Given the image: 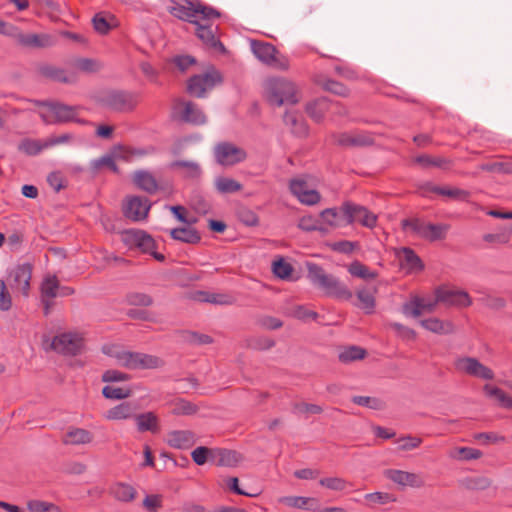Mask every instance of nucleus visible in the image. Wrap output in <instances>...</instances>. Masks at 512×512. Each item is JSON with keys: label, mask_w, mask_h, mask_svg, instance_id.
<instances>
[{"label": "nucleus", "mask_w": 512, "mask_h": 512, "mask_svg": "<svg viewBox=\"0 0 512 512\" xmlns=\"http://www.w3.org/2000/svg\"><path fill=\"white\" fill-rule=\"evenodd\" d=\"M307 278L317 288L321 289L325 295L341 300L352 299V292L337 277L327 274L324 269L314 263L307 264Z\"/></svg>", "instance_id": "nucleus-1"}, {"label": "nucleus", "mask_w": 512, "mask_h": 512, "mask_svg": "<svg viewBox=\"0 0 512 512\" xmlns=\"http://www.w3.org/2000/svg\"><path fill=\"white\" fill-rule=\"evenodd\" d=\"M168 12L175 18L191 23L201 17L202 21L218 19L221 14L211 6L203 4L200 0H168Z\"/></svg>", "instance_id": "nucleus-2"}, {"label": "nucleus", "mask_w": 512, "mask_h": 512, "mask_svg": "<svg viewBox=\"0 0 512 512\" xmlns=\"http://www.w3.org/2000/svg\"><path fill=\"white\" fill-rule=\"evenodd\" d=\"M265 90L270 104L282 106L296 104L299 101L295 84L284 78H269L265 82Z\"/></svg>", "instance_id": "nucleus-3"}, {"label": "nucleus", "mask_w": 512, "mask_h": 512, "mask_svg": "<svg viewBox=\"0 0 512 512\" xmlns=\"http://www.w3.org/2000/svg\"><path fill=\"white\" fill-rule=\"evenodd\" d=\"M139 94L124 90H106L101 93L98 103L117 112H130L139 103Z\"/></svg>", "instance_id": "nucleus-4"}, {"label": "nucleus", "mask_w": 512, "mask_h": 512, "mask_svg": "<svg viewBox=\"0 0 512 512\" xmlns=\"http://www.w3.org/2000/svg\"><path fill=\"white\" fill-rule=\"evenodd\" d=\"M123 243L129 248H137L150 254L158 262H163L165 256L155 250L156 242L151 235L140 229H126L121 233Z\"/></svg>", "instance_id": "nucleus-5"}, {"label": "nucleus", "mask_w": 512, "mask_h": 512, "mask_svg": "<svg viewBox=\"0 0 512 512\" xmlns=\"http://www.w3.org/2000/svg\"><path fill=\"white\" fill-rule=\"evenodd\" d=\"M222 80L221 73L214 68H210L203 74L192 76L188 80L187 91L194 97L204 98L206 92L222 83Z\"/></svg>", "instance_id": "nucleus-6"}, {"label": "nucleus", "mask_w": 512, "mask_h": 512, "mask_svg": "<svg viewBox=\"0 0 512 512\" xmlns=\"http://www.w3.org/2000/svg\"><path fill=\"white\" fill-rule=\"evenodd\" d=\"M84 345L83 334L79 332L60 333L56 335L51 342V348L55 352L67 356L79 354L84 348Z\"/></svg>", "instance_id": "nucleus-7"}, {"label": "nucleus", "mask_w": 512, "mask_h": 512, "mask_svg": "<svg viewBox=\"0 0 512 512\" xmlns=\"http://www.w3.org/2000/svg\"><path fill=\"white\" fill-rule=\"evenodd\" d=\"M345 218V224L359 223L367 228H374L377 224V215L369 211L366 207L354 204L352 202H345L340 208Z\"/></svg>", "instance_id": "nucleus-8"}, {"label": "nucleus", "mask_w": 512, "mask_h": 512, "mask_svg": "<svg viewBox=\"0 0 512 512\" xmlns=\"http://www.w3.org/2000/svg\"><path fill=\"white\" fill-rule=\"evenodd\" d=\"M31 277L32 265L29 263L18 264L9 271L7 285L14 293H20L24 297H28Z\"/></svg>", "instance_id": "nucleus-9"}, {"label": "nucleus", "mask_w": 512, "mask_h": 512, "mask_svg": "<svg viewBox=\"0 0 512 512\" xmlns=\"http://www.w3.org/2000/svg\"><path fill=\"white\" fill-rule=\"evenodd\" d=\"M454 367L460 373L482 380H493L495 377L493 370L482 364L475 357H458L454 361Z\"/></svg>", "instance_id": "nucleus-10"}, {"label": "nucleus", "mask_w": 512, "mask_h": 512, "mask_svg": "<svg viewBox=\"0 0 512 512\" xmlns=\"http://www.w3.org/2000/svg\"><path fill=\"white\" fill-rule=\"evenodd\" d=\"M214 20L202 21L201 17H198L191 23L195 25L196 36L205 46L223 52L225 47L219 40L218 25L214 23Z\"/></svg>", "instance_id": "nucleus-11"}, {"label": "nucleus", "mask_w": 512, "mask_h": 512, "mask_svg": "<svg viewBox=\"0 0 512 512\" xmlns=\"http://www.w3.org/2000/svg\"><path fill=\"white\" fill-rule=\"evenodd\" d=\"M214 157L221 166H234L246 160L247 152L230 142H220L214 147Z\"/></svg>", "instance_id": "nucleus-12"}, {"label": "nucleus", "mask_w": 512, "mask_h": 512, "mask_svg": "<svg viewBox=\"0 0 512 512\" xmlns=\"http://www.w3.org/2000/svg\"><path fill=\"white\" fill-rule=\"evenodd\" d=\"M173 115L178 120L194 125H202L206 122V116L200 107L190 101L177 99L173 105Z\"/></svg>", "instance_id": "nucleus-13"}, {"label": "nucleus", "mask_w": 512, "mask_h": 512, "mask_svg": "<svg viewBox=\"0 0 512 512\" xmlns=\"http://www.w3.org/2000/svg\"><path fill=\"white\" fill-rule=\"evenodd\" d=\"M164 365L158 356L127 350L121 367L129 370L157 369Z\"/></svg>", "instance_id": "nucleus-14"}, {"label": "nucleus", "mask_w": 512, "mask_h": 512, "mask_svg": "<svg viewBox=\"0 0 512 512\" xmlns=\"http://www.w3.org/2000/svg\"><path fill=\"white\" fill-rule=\"evenodd\" d=\"M151 206V202L146 197L127 196L123 205V213L129 220L141 222L147 219Z\"/></svg>", "instance_id": "nucleus-15"}, {"label": "nucleus", "mask_w": 512, "mask_h": 512, "mask_svg": "<svg viewBox=\"0 0 512 512\" xmlns=\"http://www.w3.org/2000/svg\"><path fill=\"white\" fill-rule=\"evenodd\" d=\"M37 105L46 106L54 117L55 122H68L76 120V108L58 102L36 101ZM40 117L45 123H52L51 117L45 113H40Z\"/></svg>", "instance_id": "nucleus-16"}, {"label": "nucleus", "mask_w": 512, "mask_h": 512, "mask_svg": "<svg viewBox=\"0 0 512 512\" xmlns=\"http://www.w3.org/2000/svg\"><path fill=\"white\" fill-rule=\"evenodd\" d=\"M59 281L55 275H47L43 278L40 286V298L43 305V312L47 316L54 306V299L57 297Z\"/></svg>", "instance_id": "nucleus-17"}, {"label": "nucleus", "mask_w": 512, "mask_h": 512, "mask_svg": "<svg viewBox=\"0 0 512 512\" xmlns=\"http://www.w3.org/2000/svg\"><path fill=\"white\" fill-rule=\"evenodd\" d=\"M440 303L437 300V296L435 295V299H425L419 296H413L410 301L405 302L402 306V313L405 316L411 317H419L423 313H431L435 310L436 305Z\"/></svg>", "instance_id": "nucleus-18"}, {"label": "nucleus", "mask_w": 512, "mask_h": 512, "mask_svg": "<svg viewBox=\"0 0 512 512\" xmlns=\"http://www.w3.org/2000/svg\"><path fill=\"white\" fill-rule=\"evenodd\" d=\"M435 295L440 303L449 306L468 307L472 304L469 294L464 290L439 287L435 290Z\"/></svg>", "instance_id": "nucleus-19"}, {"label": "nucleus", "mask_w": 512, "mask_h": 512, "mask_svg": "<svg viewBox=\"0 0 512 512\" xmlns=\"http://www.w3.org/2000/svg\"><path fill=\"white\" fill-rule=\"evenodd\" d=\"M291 193L305 205H315L320 201V194L309 188L307 182L302 178L292 179L289 185Z\"/></svg>", "instance_id": "nucleus-20"}, {"label": "nucleus", "mask_w": 512, "mask_h": 512, "mask_svg": "<svg viewBox=\"0 0 512 512\" xmlns=\"http://www.w3.org/2000/svg\"><path fill=\"white\" fill-rule=\"evenodd\" d=\"M385 475L392 482L401 485L409 486L412 488H421L425 485V480L421 474L407 472L397 469H389L385 472Z\"/></svg>", "instance_id": "nucleus-21"}, {"label": "nucleus", "mask_w": 512, "mask_h": 512, "mask_svg": "<svg viewBox=\"0 0 512 512\" xmlns=\"http://www.w3.org/2000/svg\"><path fill=\"white\" fill-rule=\"evenodd\" d=\"M168 168L178 171L183 178L189 180H198L202 175L200 164L193 160H175L168 165Z\"/></svg>", "instance_id": "nucleus-22"}, {"label": "nucleus", "mask_w": 512, "mask_h": 512, "mask_svg": "<svg viewBox=\"0 0 512 512\" xmlns=\"http://www.w3.org/2000/svg\"><path fill=\"white\" fill-rule=\"evenodd\" d=\"M166 441L173 448L187 449L195 444L196 438L192 431L174 430L167 434Z\"/></svg>", "instance_id": "nucleus-23"}, {"label": "nucleus", "mask_w": 512, "mask_h": 512, "mask_svg": "<svg viewBox=\"0 0 512 512\" xmlns=\"http://www.w3.org/2000/svg\"><path fill=\"white\" fill-rule=\"evenodd\" d=\"M335 142L343 147H364L373 144V138L363 133H341L335 136Z\"/></svg>", "instance_id": "nucleus-24"}, {"label": "nucleus", "mask_w": 512, "mask_h": 512, "mask_svg": "<svg viewBox=\"0 0 512 512\" xmlns=\"http://www.w3.org/2000/svg\"><path fill=\"white\" fill-rule=\"evenodd\" d=\"M133 183L148 194H155L160 185L155 176L147 170H137L133 174Z\"/></svg>", "instance_id": "nucleus-25"}, {"label": "nucleus", "mask_w": 512, "mask_h": 512, "mask_svg": "<svg viewBox=\"0 0 512 512\" xmlns=\"http://www.w3.org/2000/svg\"><path fill=\"white\" fill-rule=\"evenodd\" d=\"M377 292V288L374 286L371 287H361L356 291V297L358 299V303H355L357 307L362 309L366 314H371L374 312L376 301L375 294Z\"/></svg>", "instance_id": "nucleus-26"}, {"label": "nucleus", "mask_w": 512, "mask_h": 512, "mask_svg": "<svg viewBox=\"0 0 512 512\" xmlns=\"http://www.w3.org/2000/svg\"><path fill=\"white\" fill-rule=\"evenodd\" d=\"M331 105L332 102L329 99L320 97L308 102L305 110L312 120L319 123L324 119L325 114L330 110Z\"/></svg>", "instance_id": "nucleus-27"}, {"label": "nucleus", "mask_w": 512, "mask_h": 512, "mask_svg": "<svg viewBox=\"0 0 512 512\" xmlns=\"http://www.w3.org/2000/svg\"><path fill=\"white\" fill-rule=\"evenodd\" d=\"M40 72L43 76L61 83L71 84L75 83L77 80L76 74L74 72L67 73L65 69L53 65L41 66Z\"/></svg>", "instance_id": "nucleus-28"}, {"label": "nucleus", "mask_w": 512, "mask_h": 512, "mask_svg": "<svg viewBox=\"0 0 512 512\" xmlns=\"http://www.w3.org/2000/svg\"><path fill=\"white\" fill-rule=\"evenodd\" d=\"M398 258L401 266L407 269L408 272H419L424 268L419 256L408 247H404L399 251Z\"/></svg>", "instance_id": "nucleus-29"}, {"label": "nucleus", "mask_w": 512, "mask_h": 512, "mask_svg": "<svg viewBox=\"0 0 512 512\" xmlns=\"http://www.w3.org/2000/svg\"><path fill=\"white\" fill-rule=\"evenodd\" d=\"M251 50L255 57L264 64L274 61V54H277L275 46L270 43L252 40L250 42Z\"/></svg>", "instance_id": "nucleus-30"}, {"label": "nucleus", "mask_w": 512, "mask_h": 512, "mask_svg": "<svg viewBox=\"0 0 512 512\" xmlns=\"http://www.w3.org/2000/svg\"><path fill=\"white\" fill-rule=\"evenodd\" d=\"M420 324L424 329L439 335H448L455 331V326L451 321L435 317L421 320Z\"/></svg>", "instance_id": "nucleus-31"}, {"label": "nucleus", "mask_w": 512, "mask_h": 512, "mask_svg": "<svg viewBox=\"0 0 512 512\" xmlns=\"http://www.w3.org/2000/svg\"><path fill=\"white\" fill-rule=\"evenodd\" d=\"M134 420L136 422L137 430L139 432L150 431L152 433H157L159 430V419L154 412H145L141 414L134 415Z\"/></svg>", "instance_id": "nucleus-32"}, {"label": "nucleus", "mask_w": 512, "mask_h": 512, "mask_svg": "<svg viewBox=\"0 0 512 512\" xmlns=\"http://www.w3.org/2000/svg\"><path fill=\"white\" fill-rule=\"evenodd\" d=\"M135 407L130 402H122L104 413L108 420L120 421L134 417Z\"/></svg>", "instance_id": "nucleus-33"}, {"label": "nucleus", "mask_w": 512, "mask_h": 512, "mask_svg": "<svg viewBox=\"0 0 512 512\" xmlns=\"http://www.w3.org/2000/svg\"><path fill=\"white\" fill-rule=\"evenodd\" d=\"M172 239L187 244H197L201 240L200 233L192 227H179L170 231Z\"/></svg>", "instance_id": "nucleus-34"}, {"label": "nucleus", "mask_w": 512, "mask_h": 512, "mask_svg": "<svg viewBox=\"0 0 512 512\" xmlns=\"http://www.w3.org/2000/svg\"><path fill=\"white\" fill-rule=\"evenodd\" d=\"M18 42L25 47L29 48H44L51 45V39L45 34H20Z\"/></svg>", "instance_id": "nucleus-35"}, {"label": "nucleus", "mask_w": 512, "mask_h": 512, "mask_svg": "<svg viewBox=\"0 0 512 512\" xmlns=\"http://www.w3.org/2000/svg\"><path fill=\"white\" fill-rule=\"evenodd\" d=\"M93 436L90 432L81 428H72L63 436V443L66 445H80L88 443Z\"/></svg>", "instance_id": "nucleus-36"}, {"label": "nucleus", "mask_w": 512, "mask_h": 512, "mask_svg": "<svg viewBox=\"0 0 512 512\" xmlns=\"http://www.w3.org/2000/svg\"><path fill=\"white\" fill-rule=\"evenodd\" d=\"M101 351L104 355L114 359L119 366L122 365L127 352L123 345L118 343H106L101 347Z\"/></svg>", "instance_id": "nucleus-37"}, {"label": "nucleus", "mask_w": 512, "mask_h": 512, "mask_svg": "<svg viewBox=\"0 0 512 512\" xmlns=\"http://www.w3.org/2000/svg\"><path fill=\"white\" fill-rule=\"evenodd\" d=\"M198 299L201 302L218 305H231L234 303V298L231 295L224 293L199 292Z\"/></svg>", "instance_id": "nucleus-38"}, {"label": "nucleus", "mask_w": 512, "mask_h": 512, "mask_svg": "<svg viewBox=\"0 0 512 512\" xmlns=\"http://www.w3.org/2000/svg\"><path fill=\"white\" fill-rule=\"evenodd\" d=\"M118 19L109 12H98V34L105 35L110 30L118 27Z\"/></svg>", "instance_id": "nucleus-39"}, {"label": "nucleus", "mask_w": 512, "mask_h": 512, "mask_svg": "<svg viewBox=\"0 0 512 512\" xmlns=\"http://www.w3.org/2000/svg\"><path fill=\"white\" fill-rule=\"evenodd\" d=\"M118 158H121V147H114L113 150L107 154L98 159V168L100 167H106L113 173L118 174L119 168L116 164V160Z\"/></svg>", "instance_id": "nucleus-40"}, {"label": "nucleus", "mask_w": 512, "mask_h": 512, "mask_svg": "<svg viewBox=\"0 0 512 512\" xmlns=\"http://www.w3.org/2000/svg\"><path fill=\"white\" fill-rule=\"evenodd\" d=\"M215 187L222 194L235 193L242 189L241 183L229 177L216 178Z\"/></svg>", "instance_id": "nucleus-41"}, {"label": "nucleus", "mask_w": 512, "mask_h": 512, "mask_svg": "<svg viewBox=\"0 0 512 512\" xmlns=\"http://www.w3.org/2000/svg\"><path fill=\"white\" fill-rule=\"evenodd\" d=\"M366 356V350L359 346H349L343 349L338 358L342 363H350L353 361L361 360Z\"/></svg>", "instance_id": "nucleus-42"}, {"label": "nucleus", "mask_w": 512, "mask_h": 512, "mask_svg": "<svg viewBox=\"0 0 512 512\" xmlns=\"http://www.w3.org/2000/svg\"><path fill=\"white\" fill-rule=\"evenodd\" d=\"M102 394L107 399L122 400L131 396L132 390L128 387H116L108 384L103 387Z\"/></svg>", "instance_id": "nucleus-43"}, {"label": "nucleus", "mask_w": 512, "mask_h": 512, "mask_svg": "<svg viewBox=\"0 0 512 512\" xmlns=\"http://www.w3.org/2000/svg\"><path fill=\"white\" fill-rule=\"evenodd\" d=\"M320 217L326 224L334 228L346 225L343 223V221H345L343 214L341 215L336 208H327L323 210L320 213Z\"/></svg>", "instance_id": "nucleus-44"}, {"label": "nucleus", "mask_w": 512, "mask_h": 512, "mask_svg": "<svg viewBox=\"0 0 512 512\" xmlns=\"http://www.w3.org/2000/svg\"><path fill=\"white\" fill-rule=\"evenodd\" d=\"M283 120L287 126L291 127L293 133L299 136H304L308 133L307 125L303 121H300L296 114L286 112Z\"/></svg>", "instance_id": "nucleus-45"}, {"label": "nucleus", "mask_w": 512, "mask_h": 512, "mask_svg": "<svg viewBox=\"0 0 512 512\" xmlns=\"http://www.w3.org/2000/svg\"><path fill=\"white\" fill-rule=\"evenodd\" d=\"M125 302L132 306L148 307L153 304V298L149 294L133 291L126 294Z\"/></svg>", "instance_id": "nucleus-46"}, {"label": "nucleus", "mask_w": 512, "mask_h": 512, "mask_svg": "<svg viewBox=\"0 0 512 512\" xmlns=\"http://www.w3.org/2000/svg\"><path fill=\"white\" fill-rule=\"evenodd\" d=\"M112 493L120 501L128 502L135 498L136 490L128 484L118 483L112 488Z\"/></svg>", "instance_id": "nucleus-47"}, {"label": "nucleus", "mask_w": 512, "mask_h": 512, "mask_svg": "<svg viewBox=\"0 0 512 512\" xmlns=\"http://www.w3.org/2000/svg\"><path fill=\"white\" fill-rule=\"evenodd\" d=\"M449 456L458 460H474L479 459L482 456V452L470 447H459L452 450Z\"/></svg>", "instance_id": "nucleus-48"}, {"label": "nucleus", "mask_w": 512, "mask_h": 512, "mask_svg": "<svg viewBox=\"0 0 512 512\" xmlns=\"http://www.w3.org/2000/svg\"><path fill=\"white\" fill-rule=\"evenodd\" d=\"M280 502L284 503L290 507H295V508H299V509H303V508L310 509L311 507H308V504H310V503L317 505V500L315 498L302 497V496L282 497L280 499Z\"/></svg>", "instance_id": "nucleus-49"}, {"label": "nucleus", "mask_w": 512, "mask_h": 512, "mask_svg": "<svg viewBox=\"0 0 512 512\" xmlns=\"http://www.w3.org/2000/svg\"><path fill=\"white\" fill-rule=\"evenodd\" d=\"M447 230H448L447 225L428 223L425 226L424 239H427L430 241H436V240L443 239L446 235Z\"/></svg>", "instance_id": "nucleus-50"}, {"label": "nucleus", "mask_w": 512, "mask_h": 512, "mask_svg": "<svg viewBox=\"0 0 512 512\" xmlns=\"http://www.w3.org/2000/svg\"><path fill=\"white\" fill-rule=\"evenodd\" d=\"M44 142L32 139H24L18 146V149L27 155L35 156L38 155L42 150L46 149Z\"/></svg>", "instance_id": "nucleus-51"}, {"label": "nucleus", "mask_w": 512, "mask_h": 512, "mask_svg": "<svg viewBox=\"0 0 512 512\" xmlns=\"http://www.w3.org/2000/svg\"><path fill=\"white\" fill-rule=\"evenodd\" d=\"M320 84L325 91L333 93L337 96L348 97L350 94L349 89L344 84L336 80L326 79Z\"/></svg>", "instance_id": "nucleus-52"}, {"label": "nucleus", "mask_w": 512, "mask_h": 512, "mask_svg": "<svg viewBox=\"0 0 512 512\" xmlns=\"http://www.w3.org/2000/svg\"><path fill=\"white\" fill-rule=\"evenodd\" d=\"M415 162L422 167H438L446 168L450 163L449 160L442 157H431L429 155H420L415 158Z\"/></svg>", "instance_id": "nucleus-53"}, {"label": "nucleus", "mask_w": 512, "mask_h": 512, "mask_svg": "<svg viewBox=\"0 0 512 512\" xmlns=\"http://www.w3.org/2000/svg\"><path fill=\"white\" fill-rule=\"evenodd\" d=\"M348 271L352 276L361 279H373L377 276L376 272L370 271L367 266L360 263L359 261L352 262L348 268Z\"/></svg>", "instance_id": "nucleus-54"}, {"label": "nucleus", "mask_w": 512, "mask_h": 512, "mask_svg": "<svg viewBox=\"0 0 512 512\" xmlns=\"http://www.w3.org/2000/svg\"><path fill=\"white\" fill-rule=\"evenodd\" d=\"M351 400L356 405L367 407L373 410H381L385 406L381 399L375 397L353 396Z\"/></svg>", "instance_id": "nucleus-55"}, {"label": "nucleus", "mask_w": 512, "mask_h": 512, "mask_svg": "<svg viewBox=\"0 0 512 512\" xmlns=\"http://www.w3.org/2000/svg\"><path fill=\"white\" fill-rule=\"evenodd\" d=\"M275 341L266 336L252 337L247 340V346L255 350H269L275 346Z\"/></svg>", "instance_id": "nucleus-56"}, {"label": "nucleus", "mask_w": 512, "mask_h": 512, "mask_svg": "<svg viewBox=\"0 0 512 512\" xmlns=\"http://www.w3.org/2000/svg\"><path fill=\"white\" fill-rule=\"evenodd\" d=\"M367 505L373 506L375 504L385 505L390 502H394L395 498H393L390 494L384 492H373L368 493L364 496Z\"/></svg>", "instance_id": "nucleus-57"}, {"label": "nucleus", "mask_w": 512, "mask_h": 512, "mask_svg": "<svg viewBox=\"0 0 512 512\" xmlns=\"http://www.w3.org/2000/svg\"><path fill=\"white\" fill-rule=\"evenodd\" d=\"M319 484L332 491H343L346 489L348 482L340 477H326L322 478Z\"/></svg>", "instance_id": "nucleus-58"}, {"label": "nucleus", "mask_w": 512, "mask_h": 512, "mask_svg": "<svg viewBox=\"0 0 512 512\" xmlns=\"http://www.w3.org/2000/svg\"><path fill=\"white\" fill-rule=\"evenodd\" d=\"M69 66L84 73H92L95 70V61L89 58H76L71 60Z\"/></svg>", "instance_id": "nucleus-59"}, {"label": "nucleus", "mask_w": 512, "mask_h": 512, "mask_svg": "<svg viewBox=\"0 0 512 512\" xmlns=\"http://www.w3.org/2000/svg\"><path fill=\"white\" fill-rule=\"evenodd\" d=\"M27 507L31 512H60L56 505L40 500L29 501Z\"/></svg>", "instance_id": "nucleus-60"}, {"label": "nucleus", "mask_w": 512, "mask_h": 512, "mask_svg": "<svg viewBox=\"0 0 512 512\" xmlns=\"http://www.w3.org/2000/svg\"><path fill=\"white\" fill-rule=\"evenodd\" d=\"M131 376L119 370L110 369L102 374V381L106 383L126 382L129 381Z\"/></svg>", "instance_id": "nucleus-61"}, {"label": "nucleus", "mask_w": 512, "mask_h": 512, "mask_svg": "<svg viewBox=\"0 0 512 512\" xmlns=\"http://www.w3.org/2000/svg\"><path fill=\"white\" fill-rule=\"evenodd\" d=\"M427 223L422 222L421 220L414 219H404L402 221V228L404 230L410 229L416 235L424 238L425 235V226Z\"/></svg>", "instance_id": "nucleus-62"}, {"label": "nucleus", "mask_w": 512, "mask_h": 512, "mask_svg": "<svg viewBox=\"0 0 512 512\" xmlns=\"http://www.w3.org/2000/svg\"><path fill=\"white\" fill-rule=\"evenodd\" d=\"M272 270L277 277L281 279H287L290 277L293 268L288 262L280 258L279 260L273 262Z\"/></svg>", "instance_id": "nucleus-63"}, {"label": "nucleus", "mask_w": 512, "mask_h": 512, "mask_svg": "<svg viewBox=\"0 0 512 512\" xmlns=\"http://www.w3.org/2000/svg\"><path fill=\"white\" fill-rule=\"evenodd\" d=\"M238 219L246 226H256L259 223L257 214L249 208L242 207L237 212Z\"/></svg>", "instance_id": "nucleus-64"}]
</instances>
